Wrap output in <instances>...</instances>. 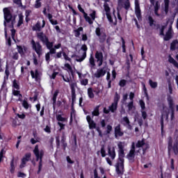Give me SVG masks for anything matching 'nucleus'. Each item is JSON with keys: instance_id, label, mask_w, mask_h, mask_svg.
<instances>
[{"instance_id": "nucleus-1", "label": "nucleus", "mask_w": 178, "mask_h": 178, "mask_svg": "<svg viewBox=\"0 0 178 178\" xmlns=\"http://www.w3.org/2000/svg\"><path fill=\"white\" fill-rule=\"evenodd\" d=\"M169 108L167 107H163V111L161 113V130H163V120L168 122V119L169 118V113H170V119L173 120L175 118V106L173 104V99L172 97L169 96L168 98Z\"/></svg>"}, {"instance_id": "nucleus-2", "label": "nucleus", "mask_w": 178, "mask_h": 178, "mask_svg": "<svg viewBox=\"0 0 178 178\" xmlns=\"http://www.w3.org/2000/svg\"><path fill=\"white\" fill-rule=\"evenodd\" d=\"M3 16H4V22L3 24L5 27H6V23H10L11 22V27H13V24L16 23V18L13 16H12V14L10 13V10H9V8H5L3 10Z\"/></svg>"}, {"instance_id": "nucleus-3", "label": "nucleus", "mask_w": 178, "mask_h": 178, "mask_svg": "<svg viewBox=\"0 0 178 178\" xmlns=\"http://www.w3.org/2000/svg\"><path fill=\"white\" fill-rule=\"evenodd\" d=\"M104 11L106 12V15L108 22H110V23H113V24H116L118 23V19L116 18V15H115V14H113V16L111 15V8L109 7L108 3H106L109 2V0H104Z\"/></svg>"}, {"instance_id": "nucleus-4", "label": "nucleus", "mask_w": 178, "mask_h": 178, "mask_svg": "<svg viewBox=\"0 0 178 178\" xmlns=\"http://www.w3.org/2000/svg\"><path fill=\"white\" fill-rule=\"evenodd\" d=\"M33 153L36 157V161H38L40 159L38 170V173H40V172H41V169H42V156H44V150H40L38 149V145H36L33 149Z\"/></svg>"}, {"instance_id": "nucleus-5", "label": "nucleus", "mask_w": 178, "mask_h": 178, "mask_svg": "<svg viewBox=\"0 0 178 178\" xmlns=\"http://www.w3.org/2000/svg\"><path fill=\"white\" fill-rule=\"evenodd\" d=\"M120 99V95L115 92V97H114V102L108 106V108H104L103 110L104 113L108 114L109 112H112L113 113L116 109H118V102Z\"/></svg>"}, {"instance_id": "nucleus-6", "label": "nucleus", "mask_w": 178, "mask_h": 178, "mask_svg": "<svg viewBox=\"0 0 178 178\" xmlns=\"http://www.w3.org/2000/svg\"><path fill=\"white\" fill-rule=\"evenodd\" d=\"M136 148H138L139 149L137 151V152H140V151H143V155L145 154V151L149 148V145L147 141L145 140V139H142L141 140H138L137 143L136 144Z\"/></svg>"}, {"instance_id": "nucleus-7", "label": "nucleus", "mask_w": 178, "mask_h": 178, "mask_svg": "<svg viewBox=\"0 0 178 178\" xmlns=\"http://www.w3.org/2000/svg\"><path fill=\"white\" fill-rule=\"evenodd\" d=\"M107 154L110 156L111 159L113 161L116 158V152L115 151V147L112 144H109L107 146Z\"/></svg>"}, {"instance_id": "nucleus-8", "label": "nucleus", "mask_w": 178, "mask_h": 178, "mask_svg": "<svg viewBox=\"0 0 178 178\" xmlns=\"http://www.w3.org/2000/svg\"><path fill=\"white\" fill-rule=\"evenodd\" d=\"M31 44H32V47L33 49H34V51L36 52V54L38 55H41L42 52V47L41 46V44H40V42L32 40L31 41Z\"/></svg>"}, {"instance_id": "nucleus-9", "label": "nucleus", "mask_w": 178, "mask_h": 178, "mask_svg": "<svg viewBox=\"0 0 178 178\" xmlns=\"http://www.w3.org/2000/svg\"><path fill=\"white\" fill-rule=\"evenodd\" d=\"M136 156V143H132L131 149H130L129 154L127 155V159L129 161H134V157Z\"/></svg>"}, {"instance_id": "nucleus-10", "label": "nucleus", "mask_w": 178, "mask_h": 178, "mask_svg": "<svg viewBox=\"0 0 178 178\" xmlns=\"http://www.w3.org/2000/svg\"><path fill=\"white\" fill-rule=\"evenodd\" d=\"M124 160L123 159H120V161L115 166L118 175H122V173H123V170L124 169Z\"/></svg>"}, {"instance_id": "nucleus-11", "label": "nucleus", "mask_w": 178, "mask_h": 178, "mask_svg": "<svg viewBox=\"0 0 178 178\" xmlns=\"http://www.w3.org/2000/svg\"><path fill=\"white\" fill-rule=\"evenodd\" d=\"M95 59H97V63L99 67L102 66V63H104V54L102 51H96L95 53Z\"/></svg>"}, {"instance_id": "nucleus-12", "label": "nucleus", "mask_w": 178, "mask_h": 178, "mask_svg": "<svg viewBox=\"0 0 178 178\" xmlns=\"http://www.w3.org/2000/svg\"><path fill=\"white\" fill-rule=\"evenodd\" d=\"M78 9H79V12H81V13H83V17H84L86 22L89 23V24H92V20H91V17H90V16H88V14H87V13H86V11H84V9H83V8H81V5H80V4L78 5Z\"/></svg>"}, {"instance_id": "nucleus-13", "label": "nucleus", "mask_w": 178, "mask_h": 178, "mask_svg": "<svg viewBox=\"0 0 178 178\" xmlns=\"http://www.w3.org/2000/svg\"><path fill=\"white\" fill-rule=\"evenodd\" d=\"M81 49L83 52L81 58L76 59V62H83V60H84V59H86V58H87V49H88V48H87V45L83 44L81 47Z\"/></svg>"}, {"instance_id": "nucleus-14", "label": "nucleus", "mask_w": 178, "mask_h": 178, "mask_svg": "<svg viewBox=\"0 0 178 178\" xmlns=\"http://www.w3.org/2000/svg\"><path fill=\"white\" fill-rule=\"evenodd\" d=\"M31 158V153H26L22 159V163L19 165L20 169H23L26 166V163L30 161Z\"/></svg>"}, {"instance_id": "nucleus-15", "label": "nucleus", "mask_w": 178, "mask_h": 178, "mask_svg": "<svg viewBox=\"0 0 178 178\" xmlns=\"http://www.w3.org/2000/svg\"><path fill=\"white\" fill-rule=\"evenodd\" d=\"M104 74H106V67L98 69L95 73V77H96V79H99L100 77H104Z\"/></svg>"}, {"instance_id": "nucleus-16", "label": "nucleus", "mask_w": 178, "mask_h": 178, "mask_svg": "<svg viewBox=\"0 0 178 178\" xmlns=\"http://www.w3.org/2000/svg\"><path fill=\"white\" fill-rule=\"evenodd\" d=\"M45 27V20H42V25L41 26V22L39 21L33 26L32 30L33 31H41L42 29Z\"/></svg>"}, {"instance_id": "nucleus-17", "label": "nucleus", "mask_w": 178, "mask_h": 178, "mask_svg": "<svg viewBox=\"0 0 178 178\" xmlns=\"http://www.w3.org/2000/svg\"><path fill=\"white\" fill-rule=\"evenodd\" d=\"M135 13L138 20L141 19V10L140 9V3L138 0H135Z\"/></svg>"}, {"instance_id": "nucleus-18", "label": "nucleus", "mask_w": 178, "mask_h": 178, "mask_svg": "<svg viewBox=\"0 0 178 178\" xmlns=\"http://www.w3.org/2000/svg\"><path fill=\"white\" fill-rule=\"evenodd\" d=\"M44 44L47 49H49V51L51 54H56V50L55 49V48H54V42H49V40H47V41H46Z\"/></svg>"}, {"instance_id": "nucleus-19", "label": "nucleus", "mask_w": 178, "mask_h": 178, "mask_svg": "<svg viewBox=\"0 0 178 178\" xmlns=\"http://www.w3.org/2000/svg\"><path fill=\"white\" fill-rule=\"evenodd\" d=\"M118 6L129 9L130 8V1L129 0H118Z\"/></svg>"}, {"instance_id": "nucleus-20", "label": "nucleus", "mask_w": 178, "mask_h": 178, "mask_svg": "<svg viewBox=\"0 0 178 178\" xmlns=\"http://www.w3.org/2000/svg\"><path fill=\"white\" fill-rule=\"evenodd\" d=\"M124 133L122 131V129H120V124L117 125L115 127V137L118 138V137H122Z\"/></svg>"}, {"instance_id": "nucleus-21", "label": "nucleus", "mask_w": 178, "mask_h": 178, "mask_svg": "<svg viewBox=\"0 0 178 178\" xmlns=\"http://www.w3.org/2000/svg\"><path fill=\"white\" fill-rule=\"evenodd\" d=\"M86 120L89 125V129H95L97 127V124L91 119V117L90 115L86 116Z\"/></svg>"}, {"instance_id": "nucleus-22", "label": "nucleus", "mask_w": 178, "mask_h": 178, "mask_svg": "<svg viewBox=\"0 0 178 178\" xmlns=\"http://www.w3.org/2000/svg\"><path fill=\"white\" fill-rule=\"evenodd\" d=\"M150 2L154 6V14L156 16H159L158 10H159V8H161V4H159L158 1L155 3V0H150Z\"/></svg>"}, {"instance_id": "nucleus-23", "label": "nucleus", "mask_w": 178, "mask_h": 178, "mask_svg": "<svg viewBox=\"0 0 178 178\" xmlns=\"http://www.w3.org/2000/svg\"><path fill=\"white\" fill-rule=\"evenodd\" d=\"M122 124H124V126H126V127H127L129 130H131V129H133V127L130 124V120H129V118L127 117L122 118Z\"/></svg>"}, {"instance_id": "nucleus-24", "label": "nucleus", "mask_w": 178, "mask_h": 178, "mask_svg": "<svg viewBox=\"0 0 178 178\" xmlns=\"http://www.w3.org/2000/svg\"><path fill=\"white\" fill-rule=\"evenodd\" d=\"M38 38L43 42V44L45 43L46 41L48 40V37H47V35L44 34L42 32H40L37 34Z\"/></svg>"}, {"instance_id": "nucleus-25", "label": "nucleus", "mask_w": 178, "mask_h": 178, "mask_svg": "<svg viewBox=\"0 0 178 178\" xmlns=\"http://www.w3.org/2000/svg\"><path fill=\"white\" fill-rule=\"evenodd\" d=\"M172 38V26H170L164 37L165 41H169Z\"/></svg>"}, {"instance_id": "nucleus-26", "label": "nucleus", "mask_w": 178, "mask_h": 178, "mask_svg": "<svg viewBox=\"0 0 178 178\" xmlns=\"http://www.w3.org/2000/svg\"><path fill=\"white\" fill-rule=\"evenodd\" d=\"M65 70H67L72 76H74V72H73V68L72 67V65L69 63H65L64 65Z\"/></svg>"}, {"instance_id": "nucleus-27", "label": "nucleus", "mask_w": 178, "mask_h": 178, "mask_svg": "<svg viewBox=\"0 0 178 178\" xmlns=\"http://www.w3.org/2000/svg\"><path fill=\"white\" fill-rule=\"evenodd\" d=\"M171 51H177L178 52V41L174 40L170 45Z\"/></svg>"}, {"instance_id": "nucleus-28", "label": "nucleus", "mask_w": 178, "mask_h": 178, "mask_svg": "<svg viewBox=\"0 0 178 178\" xmlns=\"http://www.w3.org/2000/svg\"><path fill=\"white\" fill-rule=\"evenodd\" d=\"M17 49L18 51V53L21 55V56H23V55H24V52H26V48L25 47L17 45Z\"/></svg>"}, {"instance_id": "nucleus-29", "label": "nucleus", "mask_w": 178, "mask_h": 178, "mask_svg": "<svg viewBox=\"0 0 178 178\" xmlns=\"http://www.w3.org/2000/svg\"><path fill=\"white\" fill-rule=\"evenodd\" d=\"M163 9L165 15H168V12H169V0H164V6L163 7Z\"/></svg>"}, {"instance_id": "nucleus-30", "label": "nucleus", "mask_w": 178, "mask_h": 178, "mask_svg": "<svg viewBox=\"0 0 178 178\" xmlns=\"http://www.w3.org/2000/svg\"><path fill=\"white\" fill-rule=\"evenodd\" d=\"M13 95H14L15 97H18V101H22V98H23V96L22 95V94H20V91L13 90Z\"/></svg>"}, {"instance_id": "nucleus-31", "label": "nucleus", "mask_w": 178, "mask_h": 178, "mask_svg": "<svg viewBox=\"0 0 178 178\" xmlns=\"http://www.w3.org/2000/svg\"><path fill=\"white\" fill-rule=\"evenodd\" d=\"M173 146V140L171 137L168 138V155H170V151Z\"/></svg>"}, {"instance_id": "nucleus-32", "label": "nucleus", "mask_w": 178, "mask_h": 178, "mask_svg": "<svg viewBox=\"0 0 178 178\" xmlns=\"http://www.w3.org/2000/svg\"><path fill=\"white\" fill-rule=\"evenodd\" d=\"M168 62L174 65L175 67L178 68V63L172 57V56H168Z\"/></svg>"}, {"instance_id": "nucleus-33", "label": "nucleus", "mask_w": 178, "mask_h": 178, "mask_svg": "<svg viewBox=\"0 0 178 178\" xmlns=\"http://www.w3.org/2000/svg\"><path fill=\"white\" fill-rule=\"evenodd\" d=\"M89 63H90L91 69L95 67V60L94 59V57L92 56V55H91L89 58Z\"/></svg>"}, {"instance_id": "nucleus-34", "label": "nucleus", "mask_w": 178, "mask_h": 178, "mask_svg": "<svg viewBox=\"0 0 178 178\" xmlns=\"http://www.w3.org/2000/svg\"><path fill=\"white\" fill-rule=\"evenodd\" d=\"M81 31H83V27H79L77 29H75L74 31V36L75 37H80V33H81Z\"/></svg>"}, {"instance_id": "nucleus-35", "label": "nucleus", "mask_w": 178, "mask_h": 178, "mask_svg": "<svg viewBox=\"0 0 178 178\" xmlns=\"http://www.w3.org/2000/svg\"><path fill=\"white\" fill-rule=\"evenodd\" d=\"M149 84L152 88H156L158 87V82H155L152 79L149 80Z\"/></svg>"}, {"instance_id": "nucleus-36", "label": "nucleus", "mask_w": 178, "mask_h": 178, "mask_svg": "<svg viewBox=\"0 0 178 178\" xmlns=\"http://www.w3.org/2000/svg\"><path fill=\"white\" fill-rule=\"evenodd\" d=\"M71 92H76V88H77V83L72 82L70 83Z\"/></svg>"}, {"instance_id": "nucleus-37", "label": "nucleus", "mask_w": 178, "mask_h": 178, "mask_svg": "<svg viewBox=\"0 0 178 178\" xmlns=\"http://www.w3.org/2000/svg\"><path fill=\"white\" fill-rule=\"evenodd\" d=\"M59 94V90H56L54 93L52 101L54 105L56 104V98H58V95Z\"/></svg>"}, {"instance_id": "nucleus-38", "label": "nucleus", "mask_w": 178, "mask_h": 178, "mask_svg": "<svg viewBox=\"0 0 178 178\" xmlns=\"http://www.w3.org/2000/svg\"><path fill=\"white\" fill-rule=\"evenodd\" d=\"M31 76L32 79H38V70L31 71Z\"/></svg>"}, {"instance_id": "nucleus-39", "label": "nucleus", "mask_w": 178, "mask_h": 178, "mask_svg": "<svg viewBox=\"0 0 178 178\" xmlns=\"http://www.w3.org/2000/svg\"><path fill=\"white\" fill-rule=\"evenodd\" d=\"M127 107H128V112L129 113H130V112H131V111L134 109V105L133 104V101H131L128 104Z\"/></svg>"}, {"instance_id": "nucleus-40", "label": "nucleus", "mask_w": 178, "mask_h": 178, "mask_svg": "<svg viewBox=\"0 0 178 178\" xmlns=\"http://www.w3.org/2000/svg\"><path fill=\"white\" fill-rule=\"evenodd\" d=\"M5 37L7 40V44L9 45V47H10V45H12V42L10 41V38H8V31H6V28H5Z\"/></svg>"}, {"instance_id": "nucleus-41", "label": "nucleus", "mask_w": 178, "mask_h": 178, "mask_svg": "<svg viewBox=\"0 0 178 178\" xmlns=\"http://www.w3.org/2000/svg\"><path fill=\"white\" fill-rule=\"evenodd\" d=\"M11 58L12 59H14V60H17V59H19V53L16 51L13 52V54H11Z\"/></svg>"}, {"instance_id": "nucleus-42", "label": "nucleus", "mask_w": 178, "mask_h": 178, "mask_svg": "<svg viewBox=\"0 0 178 178\" xmlns=\"http://www.w3.org/2000/svg\"><path fill=\"white\" fill-rule=\"evenodd\" d=\"M88 95L89 98H94L95 95H94V92H92V88H89L88 89Z\"/></svg>"}, {"instance_id": "nucleus-43", "label": "nucleus", "mask_w": 178, "mask_h": 178, "mask_svg": "<svg viewBox=\"0 0 178 178\" xmlns=\"http://www.w3.org/2000/svg\"><path fill=\"white\" fill-rule=\"evenodd\" d=\"M99 37V42H105V40H106V34L102 33L101 36Z\"/></svg>"}, {"instance_id": "nucleus-44", "label": "nucleus", "mask_w": 178, "mask_h": 178, "mask_svg": "<svg viewBox=\"0 0 178 178\" xmlns=\"http://www.w3.org/2000/svg\"><path fill=\"white\" fill-rule=\"evenodd\" d=\"M41 1L42 0H36L34 4V8H35V9H39V8L41 7Z\"/></svg>"}, {"instance_id": "nucleus-45", "label": "nucleus", "mask_w": 178, "mask_h": 178, "mask_svg": "<svg viewBox=\"0 0 178 178\" xmlns=\"http://www.w3.org/2000/svg\"><path fill=\"white\" fill-rule=\"evenodd\" d=\"M97 15V13L95 10H92V13L90 14V19L92 20V23H94V20H95V15Z\"/></svg>"}, {"instance_id": "nucleus-46", "label": "nucleus", "mask_w": 178, "mask_h": 178, "mask_svg": "<svg viewBox=\"0 0 178 178\" xmlns=\"http://www.w3.org/2000/svg\"><path fill=\"white\" fill-rule=\"evenodd\" d=\"M92 116H99V110L98 107H97L92 112Z\"/></svg>"}, {"instance_id": "nucleus-47", "label": "nucleus", "mask_w": 178, "mask_h": 178, "mask_svg": "<svg viewBox=\"0 0 178 178\" xmlns=\"http://www.w3.org/2000/svg\"><path fill=\"white\" fill-rule=\"evenodd\" d=\"M148 20H149V26L151 27H152V26H155V24H154V23H155V21L154 20V19H152V17L149 16Z\"/></svg>"}, {"instance_id": "nucleus-48", "label": "nucleus", "mask_w": 178, "mask_h": 178, "mask_svg": "<svg viewBox=\"0 0 178 178\" xmlns=\"http://www.w3.org/2000/svg\"><path fill=\"white\" fill-rule=\"evenodd\" d=\"M80 83L81 86H87L88 84V80L87 79H80Z\"/></svg>"}, {"instance_id": "nucleus-49", "label": "nucleus", "mask_w": 178, "mask_h": 178, "mask_svg": "<svg viewBox=\"0 0 178 178\" xmlns=\"http://www.w3.org/2000/svg\"><path fill=\"white\" fill-rule=\"evenodd\" d=\"M23 24V15H19V21L17 23V27H20Z\"/></svg>"}, {"instance_id": "nucleus-50", "label": "nucleus", "mask_w": 178, "mask_h": 178, "mask_svg": "<svg viewBox=\"0 0 178 178\" xmlns=\"http://www.w3.org/2000/svg\"><path fill=\"white\" fill-rule=\"evenodd\" d=\"M13 86L14 87V88H16V90H19V83H17V81H16V79H15L13 81Z\"/></svg>"}, {"instance_id": "nucleus-51", "label": "nucleus", "mask_w": 178, "mask_h": 178, "mask_svg": "<svg viewBox=\"0 0 178 178\" xmlns=\"http://www.w3.org/2000/svg\"><path fill=\"white\" fill-rule=\"evenodd\" d=\"M96 35L98 37L101 36L102 34H105L104 33H101V29L97 28L95 30Z\"/></svg>"}, {"instance_id": "nucleus-52", "label": "nucleus", "mask_w": 178, "mask_h": 178, "mask_svg": "<svg viewBox=\"0 0 178 178\" xmlns=\"http://www.w3.org/2000/svg\"><path fill=\"white\" fill-rule=\"evenodd\" d=\"M173 151L175 155H178V147H177V143L174 144L173 146Z\"/></svg>"}, {"instance_id": "nucleus-53", "label": "nucleus", "mask_w": 178, "mask_h": 178, "mask_svg": "<svg viewBox=\"0 0 178 178\" xmlns=\"http://www.w3.org/2000/svg\"><path fill=\"white\" fill-rule=\"evenodd\" d=\"M118 149H124V143L123 142H120L118 144Z\"/></svg>"}, {"instance_id": "nucleus-54", "label": "nucleus", "mask_w": 178, "mask_h": 178, "mask_svg": "<svg viewBox=\"0 0 178 178\" xmlns=\"http://www.w3.org/2000/svg\"><path fill=\"white\" fill-rule=\"evenodd\" d=\"M100 152L102 154V158H105L106 156V152L105 151V148L102 147Z\"/></svg>"}, {"instance_id": "nucleus-55", "label": "nucleus", "mask_w": 178, "mask_h": 178, "mask_svg": "<svg viewBox=\"0 0 178 178\" xmlns=\"http://www.w3.org/2000/svg\"><path fill=\"white\" fill-rule=\"evenodd\" d=\"M126 83H127V81L122 79L120 81L119 83V86L120 87H124L126 86Z\"/></svg>"}, {"instance_id": "nucleus-56", "label": "nucleus", "mask_w": 178, "mask_h": 178, "mask_svg": "<svg viewBox=\"0 0 178 178\" xmlns=\"http://www.w3.org/2000/svg\"><path fill=\"white\" fill-rule=\"evenodd\" d=\"M63 56L65 60H68L69 62H72V58L66 55V53L63 52Z\"/></svg>"}, {"instance_id": "nucleus-57", "label": "nucleus", "mask_w": 178, "mask_h": 178, "mask_svg": "<svg viewBox=\"0 0 178 178\" xmlns=\"http://www.w3.org/2000/svg\"><path fill=\"white\" fill-rule=\"evenodd\" d=\"M51 54H52V53H51V51L46 54L45 60H47V62H49V59L51 58Z\"/></svg>"}, {"instance_id": "nucleus-58", "label": "nucleus", "mask_w": 178, "mask_h": 178, "mask_svg": "<svg viewBox=\"0 0 178 178\" xmlns=\"http://www.w3.org/2000/svg\"><path fill=\"white\" fill-rule=\"evenodd\" d=\"M111 131H112V126L107 125V127H106V134H110Z\"/></svg>"}, {"instance_id": "nucleus-59", "label": "nucleus", "mask_w": 178, "mask_h": 178, "mask_svg": "<svg viewBox=\"0 0 178 178\" xmlns=\"http://www.w3.org/2000/svg\"><path fill=\"white\" fill-rule=\"evenodd\" d=\"M56 119L58 120V122H65V119L63 118V117H62L60 115H57Z\"/></svg>"}, {"instance_id": "nucleus-60", "label": "nucleus", "mask_w": 178, "mask_h": 178, "mask_svg": "<svg viewBox=\"0 0 178 178\" xmlns=\"http://www.w3.org/2000/svg\"><path fill=\"white\" fill-rule=\"evenodd\" d=\"M118 154L120 156H124V149H121L118 150Z\"/></svg>"}, {"instance_id": "nucleus-61", "label": "nucleus", "mask_w": 178, "mask_h": 178, "mask_svg": "<svg viewBox=\"0 0 178 178\" xmlns=\"http://www.w3.org/2000/svg\"><path fill=\"white\" fill-rule=\"evenodd\" d=\"M22 105L25 109H29V103L26 100H24L22 102Z\"/></svg>"}, {"instance_id": "nucleus-62", "label": "nucleus", "mask_w": 178, "mask_h": 178, "mask_svg": "<svg viewBox=\"0 0 178 178\" xmlns=\"http://www.w3.org/2000/svg\"><path fill=\"white\" fill-rule=\"evenodd\" d=\"M161 178H172V175L168 173H165L163 177V174H161Z\"/></svg>"}, {"instance_id": "nucleus-63", "label": "nucleus", "mask_w": 178, "mask_h": 178, "mask_svg": "<svg viewBox=\"0 0 178 178\" xmlns=\"http://www.w3.org/2000/svg\"><path fill=\"white\" fill-rule=\"evenodd\" d=\"M3 155H5V150L3 149L0 152V161H2V158H3Z\"/></svg>"}, {"instance_id": "nucleus-64", "label": "nucleus", "mask_w": 178, "mask_h": 178, "mask_svg": "<svg viewBox=\"0 0 178 178\" xmlns=\"http://www.w3.org/2000/svg\"><path fill=\"white\" fill-rule=\"evenodd\" d=\"M72 102H74V101H76V92H72Z\"/></svg>"}]
</instances>
